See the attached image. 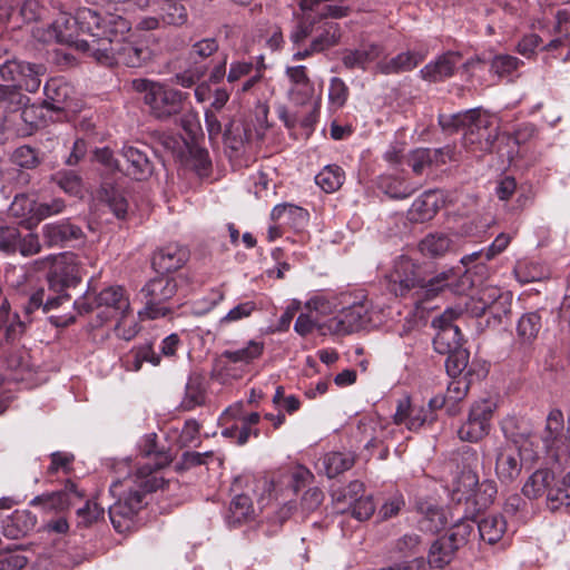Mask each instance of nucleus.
<instances>
[{
	"label": "nucleus",
	"mask_w": 570,
	"mask_h": 570,
	"mask_svg": "<svg viewBox=\"0 0 570 570\" xmlns=\"http://www.w3.org/2000/svg\"><path fill=\"white\" fill-rule=\"evenodd\" d=\"M105 14L89 8H79L75 16L59 12L48 30L49 39L61 45L73 46L83 53L81 41L92 42L101 36Z\"/></svg>",
	"instance_id": "obj_8"
},
{
	"label": "nucleus",
	"mask_w": 570,
	"mask_h": 570,
	"mask_svg": "<svg viewBox=\"0 0 570 570\" xmlns=\"http://www.w3.org/2000/svg\"><path fill=\"white\" fill-rule=\"evenodd\" d=\"M254 514L252 499L246 494H237L229 503L226 520L229 525L236 527L249 520Z\"/></svg>",
	"instance_id": "obj_46"
},
{
	"label": "nucleus",
	"mask_w": 570,
	"mask_h": 570,
	"mask_svg": "<svg viewBox=\"0 0 570 570\" xmlns=\"http://www.w3.org/2000/svg\"><path fill=\"white\" fill-rule=\"evenodd\" d=\"M38 203L26 194L14 197L10 207L9 215L18 219V224L31 230L37 225H29V220L38 216Z\"/></svg>",
	"instance_id": "obj_39"
},
{
	"label": "nucleus",
	"mask_w": 570,
	"mask_h": 570,
	"mask_svg": "<svg viewBox=\"0 0 570 570\" xmlns=\"http://www.w3.org/2000/svg\"><path fill=\"white\" fill-rule=\"evenodd\" d=\"M456 62L458 56L453 52H446L425 65L420 70V75L422 79L429 82H441L454 75Z\"/></svg>",
	"instance_id": "obj_32"
},
{
	"label": "nucleus",
	"mask_w": 570,
	"mask_h": 570,
	"mask_svg": "<svg viewBox=\"0 0 570 570\" xmlns=\"http://www.w3.org/2000/svg\"><path fill=\"white\" fill-rule=\"evenodd\" d=\"M42 235L48 246H65L71 240H78L82 237L81 228L69 220H60L46 224L42 227Z\"/></svg>",
	"instance_id": "obj_29"
},
{
	"label": "nucleus",
	"mask_w": 570,
	"mask_h": 570,
	"mask_svg": "<svg viewBox=\"0 0 570 570\" xmlns=\"http://www.w3.org/2000/svg\"><path fill=\"white\" fill-rule=\"evenodd\" d=\"M563 431V414L560 410H552L547 417L546 446L550 449L553 462L570 461V417L567 431Z\"/></svg>",
	"instance_id": "obj_16"
},
{
	"label": "nucleus",
	"mask_w": 570,
	"mask_h": 570,
	"mask_svg": "<svg viewBox=\"0 0 570 570\" xmlns=\"http://www.w3.org/2000/svg\"><path fill=\"white\" fill-rule=\"evenodd\" d=\"M122 183V179L106 177L97 191L98 199L105 203L118 219L126 218L129 207Z\"/></svg>",
	"instance_id": "obj_21"
},
{
	"label": "nucleus",
	"mask_w": 570,
	"mask_h": 570,
	"mask_svg": "<svg viewBox=\"0 0 570 570\" xmlns=\"http://www.w3.org/2000/svg\"><path fill=\"white\" fill-rule=\"evenodd\" d=\"M134 88L144 94L150 114L160 120L178 115L188 97L187 92L148 79L134 80Z\"/></svg>",
	"instance_id": "obj_11"
},
{
	"label": "nucleus",
	"mask_w": 570,
	"mask_h": 570,
	"mask_svg": "<svg viewBox=\"0 0 570 570\" xmlns=\"http://www.w3.org/2000/svg\"><path fill=\"white\" fill-rule=\"evenodd\" d=\"M439 209L438 195L434 190L424 191L416 198L410 209L411 219L416 223H424L432 219Z\"/></svg>",
	"instance_id": "obj_43"
},
{
	"label": "nucleus",
	"mask_w": 570,
	"mask_h": 570,
	"mask_svg": "<svg viewBox=\"0 0 570 570\" xmlns=\"http://www.w3.org/2000/svg\"><path fill=\"white\" fill-rule=\"evenodd\" d=\"M271 220L281 223L295 232H301L309 220V213L294 204H278L271 212Z\"/></svg>",
	"instance_id": "obj_27"
},
{
	"label": "nucleus",
	"mask_w": 570,
	"mask_h": 570,
	"mask_svg": "<svg viewBox=\"0 0 570 570\" xmlns=\"http://www.w3.org/2000/svg\"><path fill=\"white\" fill-rule=\"evenodd\" d=\"M394 420L397 424L404 423L410 431H417L434 423V416L425 404L412 403L409 397L399 402Z\"/></svg>",
	"instance_id": "obj_22"
},
{
	"label": "nucleus",
	"mask_w": 570,
	"mask_h": 570,
	"mask_svg": "<svg viewBox=\"0 0 570 570\" xmlns=\"http://www.w3.org/2000/svg\"><path fill=\"white\" fill-rule=\"evenodd\" d=\"M459 550L454 548L444 535L439 537L433 541L429 549L428 557L431 559L432 564L440 570H445L448 566L454 560Z\"/></svg>",
	"instance_id": "obj_44"
},
{
	"label": "nucleus",
	"mask_w": 570,
	"mask_h": 570,
	"mask_svg": "<svg viewBox=\"0 0 570 570\" xmlns=\"http://www.w3.org/2000/svg\"><path fill=\"white\" fill-rule=\"evenodd\" d=\"M375 185L379 190L393 199L409 198L416 190V187L412 186L403 177L392 174H382L377 176Z\"/></svg>",
	"instance_id": "obj_34"
},
{
	"label": "nucleus",
	"mask_w": 570,
	"mask_h": 570,
	"mask_svg": "<svg viewBox=\"0 0 570 570\" xmlns=\"http://www.w3.org/2000/svg\"><path fill=\"white\" fill-rule=\"evenodd\" d=\"M41 66L19 61V68L12 72V81L16 88L19 90H26L28 92H36L41 85Z\"/></svg>",
	"instance_id": "obj_37"
},
{
	"label": "nucleus",
	"mask_w": 570,
	"mask_h": 570,
	"mask_svg": "<svg viewBox=\"0 0 570 570\" xmlns=\"http://www.w3.org/2000/svg\"><path fill=\"white\" fill-rule=\"evenodd\" d=\"M73 307L79 315L97 311L94 327L101 326L112 318H119L118 327H120L130 312L129 298L120 286L107 287L98 295L87 292L73 302Z\"/></svg>",
	"instance_id": "obj_10"
},
{
	"label": "nucleus",
	"mask_w": 570,
	"mask_h": 570,
	"mask_svg": "<svg viewBox=\"0 0 570 570\" xmlns=\"http://www.w3.org/2000/svg\"><path fill=\"white\" fill-rule=\"evenodd\" d=\"M225 299L222 286L212 288L206 296L195 303L198 314H206L217 307Z\"/></svg>",
	"instance_id": "obj_64"
},
{
	"label": "nucleus",
	"mask_w": 570,
	"mask_h": 570,
	"mask_svg": "<svg viewBox=\"0 0 570 570\" xmlns=\"http://www.w3.org/2000/svg\"><path fill=\"white\" fill-rule=\"evenodd\" d=\"M77 514V527L88 528L99 520L104 519L105 509L97 502L87 500L82 508H79Z\"/></svg>",
	"instance_id": "obj_54"
},
{
	"label": "nucleus",
	"mask_w": 570,
	"mask_h": 570,
	"mask_svg": "<svg viewBox=\"0 0 570 570\" xmlns=\"http://www.w3.org/2000/svg\"><path fill=\"white\" fill-rule=\"evenodd\" d=\"M439 125L448 132L464 130L463 145L472 151L491 149L495 138L490 130L491 118L481 108L439 115Z\"/></svg>",
	"instance_id": "obj_9"
},
{
	"label": "nucleus",
	"mask_w": 570,
	"mask_h": 570,
	"mask_svg": "<svg viewBox=\"0 0 570 570\" xmlns=\"http://www.w3.org/2000/svg\"><path fill=\"white\" fill-rule=\"evenodd\" d=\"M29 102V98L14 86L0 85V105L7 112H16Z\"/></svg>",
	"instance_id": "obj_51"
},
{
	"label": "nucleus",
	"mask_w": 570,
	"mask_h": 570,
	"mask_svg": "<svg viewBox=\"0 0 570 570\" xmlns=\"http://www.w3.org/2000/svg\"><path fill=\"white\" fill-rule=\"evenodd\" d=\"M522 62L513 56H495L491 62V70L500 77L510 76Z\"/></svg>",
	"instance_id": "obj_63"
},
{
	"label": "nucleus",
	"mask_w": 570,
	"mask_h": 570,
	"mask_svg": "<svg viewBox=\"0 0 570 570\" xmlns=\"http://www.w3.org/2000/svg\"><path fill=\"white\" fill-rule=\"evenodd\" d=\"M443 155L442 149H416L412 153L409 165L413 173L421 175L423 170L431 166L434 161H439V156Z\"/></svg>",
	"instance_id": "obj_55"
},
{
	"label": "nucleus",
	"mask_w": 570,
	"mask_h": 570,
	"mask_svg": "<svg viewBox=\"0 0 570 570\" xmlns=\"http://www.w3.org/2000/svg\"><path fill=\"white\" fill-rule=\"evenodd\" d=\"M140 452L147 462L139 464L136 473L110 485V492L119 498L109 507L108 513L119 533L131 528L132 519L147 504L146 495L166 484L164 478L159 476V470L167 466L171 459L167 452L158 451L155 434L146 438Z\"/></svg>",
	"instance_id": "obj_1"
},
{
	"label": "nucleus",
	"mask_w": 570,
	"mask_h": 570,
	"mask_svg": "<svg viewBox=\"0 0 570 570\" xmlns=\"http://www.w3.org/2000/svg\"><path fill=\"white\" fill-rule=\"evenodd\" d=\"M37 517L28 510H17L3 527V533L11 539L27 535L35 529Z\"/></svg>",
	"instance_id": "obj_41"
},
{
	"label": "nucleus",
	"mask_w": 570,
	"mask_h": 570,
	"mask_svg": "<svg viewBox=\"0 0 570 570\" xmlns=\"http://www.w3.org/2000/svg\"><path fill=\"white\" fill-rule=\"evenodd\" d=\"M258 309V305L254 301L240 302L230 308L226 315L219 318L218 327L225 328L233 323L249 318L253 313L257 312Z\"/></svg>",
	"instance_id": "obj_52"
},
{
	"label": "nucleus",
	"mask_w": 570,
	"mask_h": 570,
	"mask_svg": "<svg viewBox=\"0 0 570 570\" xmlns=\"http://www.w3.org/2000/svg\"><path fill=\"white\" fill-rule=\"evenodd\" d=\"M131 355L134 371H139L145 362L154 366H158L161 362V356L155 352L153 344L149 342L135 346L131 350Z\"/></svg>",
	"instance_id": "obj_56"
},
{
	"label": "nucleus",
	"mask_w": 570,
	"mask_h": 570,
	"mask_svg": "<svg viewBox=\"0 0 570 570\" xmlns=\"http://www.w3.org/2000/svg\"><path fill=\"white\" fill-rule=\"evenodd\" d=\"M121 155L127 166L125 173L136 180H145L154 173V164L149 159L146 150L135 146H124Z\"/></svg>",
	"instance_id": "obj_26"
},
{
	"label": "nucleus",
	"mask_w": 570,
	"mask_h": 570,
	"mask_svg": "<svg viewBox=\"0 0 570 570\" xmlns=\"http://www.w3.org/2000/svg\"><path fill=\"white\" fill-rule=\"evenodd\" d=\"M159 18L164 24L183 26L187 22V9L181 2H158Z\"/></svg>",
	"instance_id": "obj_50"
},
{
	"label": "nucleus",
	"mask_w": 570,
	"mask_h": 570,
	"mask_svg": "<svg viewBox=\"0 0 570 570\" xmlns=\"http://www.w3.org/2000/svg\"><path fill=\"white\" fill-rule=\"evenodd\" d=\"M350 96V89L343 79L334 77L331 79L328 87V98L333 106L342 108Z\"/></svg>",
	"instance_id": "obj_62"
},
{
	"label": "nucleus",
	"mask_w": 570,
	"mask_h": 570,
	"mask_svg": "<svg viewBox=\"0 0 570 570\" xmlns=\"http://www.w3.org/2000/svg\"><path fill=\"white\" fill-rule=\"evenodd\" d=\"M220 420L223 424L226 425L222 430V435L226 439H230L238 445L246 444L250 436H259L261 432L257 428L261 421L259 413H247L240 404L226 409Z\"/></svg>",
	"instance_id": "obj_13"
},
{
	"label": "nucleus",
	"mask_w": 570,
	"mask_h": 570,
	"mask_svg": "<svg viewBox=\"0 0 570 570\" xmlns=\"http://www.w3.org/2000/svg\"><path fill=\"white\" fill-rule=\"evenodd\" d=\"M445 355H448L445 360V370L449 376H461L464 370L468 367V350L462 347L456 351L449 352Z\"/></svg>",
	"instance_id": "obj_59"
},
{
	"label": "nucleus",
	"mask_w": 570,
	"mask_h": 570,
	"mask_svg": "<svg viewBox=\"0 0 570 570\" xmlns=\"http://www.w3.org/2000/svg\"><path fill=\"white\" fill-rule=\"evenodd\" d=\"M354 463L355 456L350 452H328L321 459V466L330 479L350 470Z\"/></svg>",
	"instance_id": "obj_45"
},
{
	"label": "nucleus",
	"mask_w": 570,
	"mask_h": 570,
	"mask_svg": "<svg viewBox=\"0 0 570 570\" xmlns=\"http://www.w3.org/2000/svg\"><path fill=\"white\" fill-rule=\"evenodd\" d=\"M189 161L198 177L207 178L212 174V160L206 149L199 147L190 149Z\"/></svg>",
	"instance_id": "obj_60"
},
{
	"label": "nucleus",
	"mask_w": 570,
	"mask_h": 570,
	"mask_svg": "<svg viewBox=\"0 0 570 570\" xmlns=\"http://www.w3.org/2000/svg\"><path fill=\"white\" fill-rule=\"evenodd\" d=\"M21 234L18 227L4 226L0 228V250L13 254L18 250Z\"/></svg>",
	"instance_id": "obj_61"
},
{
	"label": "nucleus",
	"mask_w": 570,
	"mask_h": 570,
	"mask_svg": "<svg viewBox=\"0 0 570 570\" xmlns=\"http://www.w3.org/2000/svg\"><path fill=\"white\" fill-rule=\"evenodd\" d=\"M479 484V475L476 471L473 469L464 468L461 473L452 481L451 487L449 488V494L451 501L460 504L465 502L466 504H471L474 489Z\"/></svg>",
	"instance_id": "obj_30"
},
{
	"label": "nucleus",
	"mask_w": 570,
	"mask_h": 570,
	"mask_svg": "<svg viewBox=\"0 0 570 570\" xmlns=\"http://www.w3.org/2000/svg\"><path fill=\"white\" fill-rule=\"evenodd\" d=\"M206 386L202 375H190L185 386V395L179 404L183 411H191L205 404Z\"/></svg>",
	"instance_id": "obj_40"
},
{
	"label": "nucleus",
	"mask_w": 570,
	"mask_h": 570,
	"mask_svg": "<svg viewBox=\"0 0 570 570\" xmlns=\"http://www.w3.org/2000/svg\"><path fill=\"white\" fill-rule=\"evenodd\" d=\"M285 73L292 85L291 99L297 105L307 102L314 92V85L307 75V68L305 66L287 67Z\"/></svg>",
	"instance_id": "obj_28"
},
{
	"label": "nucleus",
	"mask_w": 570,
	"mask_h": 570,
	"mask_svg": "<svg viewBox=\"0 0 570 570\" xmlns=\"http://www.w3.org/2000/svg\"><path fill=\"white\" fill-rule=\"evenodd\" d=\"M476 520L470 517H463L459 521H456L444 534V537L452 542L454 548L460 550L464 546H466L471 539H475L478 532L475 531Z\"/></svg>",
	"instance_id": "obj_42"
},
{
	"label": "nucleus",
	"mask_w": 570,
	"mask_h": 570,
	"mask_svg": "<svg viewBox=\"0 0 570 570\" xmlns=\"http://www.w3.org/2000/svg\"><path fill=\"white\" fill-rule=\"evenodd\" d=\"M130 29L127 19L117 13L106 12L101 36L92 39V42L81 41L79 46L85 55L92 57L102 66L122 65L139 68L150 59L151 52L145 42L125 37Z\"/></svg>",
	"instance_id": "obj_3"
},
{
	"label": "nucleus",
	"mask_w": 570,
	"mask_h": 570,
	"mask_svg": "<svg viewBox=\"0 0 570 570\" xmlns=\"http://www.w3.org/2000/svg\"><path fill=\"white\" fill-rule=\"evenodd\" d=\"M83 492L78 490L77 484L68 480L62 490L37 495L30 501V504L33 507H42L45 510L49 511H65L77 501L83 499Z\"/></svg>",
	"instance_id": "obj_20"
},
{
	"label": "nucleus",
	"mask_w": 570,
	"mask_h": 570,
	"mask_svg": "<svg viewBox=\"0 0 570 570\" xmlns=\"http://www.w3.org/2000/svg\"><path fill=\"white\" fill-rule=\"evenodd\" d=\"M452 240L444 234H430L420 243V250L431 257L443 256L451 249Z\"/></svg>",
	"instance_id": "obj_49"
},
{
	"label": "nucleus",
	"mask_w": 570,
	"mask_h": 570,
	"mask_svg": "<svg viewBox=\"0 0 570 570\" xmlns=\"http://www.w3.org/2000/svg\"><path fill=\"white\" fill-rule=\"evenodd\" d=\"M306 308L321 314L337 312L322 328L333 335H347L376 325L377 312L363 291L321 293L306 302Z\"/></svg>",
	"instance_id": "obj_4"
},
{
	"label": "nucleus",
	"mask_w": 570,
	"mask_h": 570,
	"mask_svg": "<svg viewBox=\"0 0 570 570\" xmlns=\"http://www.w3.org/2000/svg\"><path fill=\"white\" fill-rule=\"evenodd\" d=\"M264 347V342L250 340L246 346L242 348L224 351L222 353V358H225L230 363L250 364L262 356Z\"/></svg>",
	"instance_id": "obj_48"
},
{
	"label": "nucleus",
	"mask_w": 570,
	"mask_h": 570,
	"mask_svg": "<svg viewBox=\"0 0 570 570\" xmlns=\"http://www.w3.org/2000/svg\"><path fill=\"white\" fill-rule=\"evenodd\" d=\"M428 55L429 49L425 46L421 45L419 46V48L414 50L401 52L389 60L381 61L377 65V68L383 75H393L411 71L414 68H416L421 62H423Z\"/></svg>",
	"instance_id": "obj_24"
},
{
	"label": "nucleus",
	"mask_w": 570,
	"mask_h": 570,
	"mask_svg": "<svg viewBox=\"0 0 570 570\" xmlns=\"http://www.w3.org/2000/svg\"><path fill=\"white\" fill-rule=\"evenodd\" d=\"M498 493L497 483L493 480H484L483 482H479L478 487L474 489V495L471 504L474 507V510L478 512L487 509L495 499Z\"/></svg>",
	"instance_id": "obj_53"
},
{
	"label": "nucleus",
	"mask_w": 570,
	"mask_h": 570,
	"mask_svg": "<svg viewBox=\"0 0 570 570\" xmlns=\"http://www.w3.org/2000/svg\"><path fill=\"white\" fill-rule=\"evenodd\" d=\"M547 426L540 435L541 448L535 451L534 459L542 460L543 466L537 469L522 487V493L530 500L547 497V507L551 511L570 507V471L562 478L558 474L570 461L553 462L546 446Z\"/></svg>",
	"instance_id": "obj_5"
},
{
	"label": "nucleus",
	"mask_w": 570,
	"mask_h": 570,
	"mask_svg": "<svg viewBox=\"0 0 570 570\" xmlns=\"http://www.w3.org/2000/svg\"><path fill=\"white\" fill-rule=\"evenodd\" d=\"M523 450L514 445H505L498 449L495 474L502 484H512L520 476L523 468Z\"/></svg>",
	"instance_id": "obj_19"
},
{
	"label": "nucleus",
	"mask_w": 570,
	"mask_h": 570,
	"mask_svg": "<svg viewBox=\"0 0 570 570\" xmlns=\"http://www.w3.org/2000/svg\"><path fill=\"white\" fill-rule=\"evenodd\" d=\"M361 495H364V484L358 480H354L347 487L332 492V499L336 504L342 503L347 504V507L356 502Z\"/></svg>",
	"instance_id": "obj_57"
},
{
	"label": "nucleus",
	"mask_w": 570,
	"mask_h": 570,
	"mask_svg": "<svg viewBox=\"0 0 570 570\" xmlns=\"http://www.w3.org/2000/svg\"><path fill=\"white\" fill-rule=\"evenodd\" d=\"M479 538L493 546L502 540L507 532V521L502 514H489L476 520Z\"/></svg>",
	"instance_id": "obj_35"
},
{
	"label": "nucleus",
	"mask_w": 570,
	"mask_h": 570,
	"mask_svg": "<svg viewBox=\"0 0 570 570\" xmlns=\"http://www.w3.org/2000/svg\"><path fill=\"white\" fill-rule=\"evenodd\" d=\"M345 180V171L336 164L325 166L316 176L315 183L327 194L338 190Z\"/></svg>",
	"instance_id": "obj_47"
},
{
	"label": "nucleus",
	"mask_w": 570,
	"mask_h": 570,
	"mask_svg": "<svg viewBox=\"0 0 570 570\" xmlns=\"http://www.w3.org/2000/svg\"><path fill=\"white\" fill-rule=\"evenodd\" d=\"M45 100L42 106L52 111H65L68 109V100L71 87L61 78H51L43 87Z\"/></svg>",
	"instance_id": "obj_31"
},
{
	"label": "nucleus",
	"mask_w": 570,
	"mask_h": 570,
	"mask_svg": "<svg viewBox=\"0 0 570 570\" xmlns=\"http://www.w3.org/2000/svg\"><path fill=\"white\" fill-rule=\"evenodd\" d=\"M497 410V403L490 399L474 402L466 420L458 429V438L463 442L478 443L491 431V421Z\"/></svg>",
	"instance_id": "obj_14"
},
{
	"label": "nucleus",
	"mask_w": 570,
	"mask_h": 570,
	"mask_svg": "<svg viewBox=\"0 0 570 570\" xmlns=\"http://www.w3.org/2000/svg\"><path fill=\"white\" fill-rule=\"evenodd\" d=\"M416 512L420 515L417 523L422 531L436 533L448 524V517L443 507L430 500H419Z\"/></svg>",
	"instance_id": "obj_25"
},
{
	"label": "nucleus",
	"mask_w": 570,
	"mask_h": 570,
	"mask_svg": "<svg viewBox=\"0 0 570 570\" xmlns=\"http://www.w3.org/2000/svg\"><path fill=\"white\" fill-rule=\"evenodd\" d=\"M324 2H299L302 18L297 30L292 35L294 43L304 41L313 36V49L320 52L335 46L341 39V29L337 22L330 18L346 16L347 8L323 6Z\"/></svg>",
	"instance_id": "obj_6"
},
{
	"label": "nucleus",
	"mask_w": 570,
	"mask_h": 570,
	"mask_svg": "<svg viewBox=\"0 0 570 570\" xmlns=\"http://www.w3.org/2000/svg\"><path fill=\"white\" fill-rule=\"evenodd\" d=\"M26 328L23 322L17 314L10 315V307L7 301L0 306V347L2 343H14L21 337Z\"/></svg>",
	"instance_id": "obj_36"
},
{
	"label": "nucleus",
	"mask_w": 570,
	"mask_h": 570,
	"mask_svg": "<svg viewBox=\"0 0 570 570\" xmlns=\"http://www.w3.org/2000/svg\"><path fill=\"white\" fill-rule=\"evenodd\" d=\"M314 480L313 473L304 465L297 464L278 472L272 479L269 495L277 499L283 492L295 497Z\"/></svg>",
	"instance_id": "obj_17"
},
{
	"label": "nucleus",
	"mask_w": 570,
	"mask_h": 570,
	"mask_svg": "<svg viewBox=\"0 0 570 570\" xmlns=\"http://www.w3.org/2000/svg\"><path fill=\"white\" fill-rule=\"evenodd\" d=\"M178 285L175 278L159 276L147 282L139 292V297L145 304L144 312L147 318L156 320L173 313L167 303L176 295Z\"/></svg>",
	"instance_id": "obj_12"
},
{
	"label": "nucleus",
	"mask_w": 570,
	"mask_h": 570,
	"mask_svg": "<svg viewBox=\"0 0 570 570\" xmlns=\"http://www.w3.org/2000/svg\"><path fill=\"white\" fill-rule=\"evenodd\" d=\"M81 281L79 267L75 263L57 262L47 275L48 289L37 288L24 305V313L31 316L33 312L42 308L48 313L70 301L68 291L79 285Z\"/></svg>",
	"instance_id": "obj_7"
},
{
	"label": "nucleus",
	"mask_w": 570,
	"mask_h": 570,
	"mask_svg": "<svg viewBox=\"0 0 570 570\" xmlns=\"http://www.w3.org/2000/svg\"><path fill=\"white\" fill-rule=\"evenodd\" d=\"M383 53V47L379 43H367L358 49L345 50L342 62L347 69H363Z\"/></svg>",
	"instance_id": "obj_33"
},
{
	"label": "nucleus",
	"mask_w": 570,
	"mask_h": 570,
	"mask_svg": "<svg viewBox=\"0 0 570 570\" xmlns=\"http://www.w3.org/2000/svg\"><path fill=\"white\" fill-rule=\"evenodd\" d=\"M11 160L14 165L24 169H33L41 163L39 151L28 145L16 148L12 153Z\"/></svg>",
	"instance_id": "obj_58"
},
{
	"label": "nucleus",
	"mask_w": 570,
	"mask_h": 570,
	"mask_svg": "<svg viewBox=\"0 0 570 570\" xmlns=\"http://www.w3.org/2000/svg\"><path fill=\"white\" fill-rule=\"evenodd\" d=\"M542 328L541 311L524 313L517 324L518 342L531 346Z\"/></svg>",
	"instance_id": "obj_38"
},
{
	"label": "nucleus",
	"mask_w": 570,
	"mask_h": 570,
	"mask_svg": "<svg viewBox=\"0 0 570 570\" xmlns=\"http://www.w3.org/2000/svg\"><path fill=\"white\" fill-rule=\"evenodd\" d=\"M512 293L499 287L482 289L479 301L471 307L475 317L489 315L488 325H500L502 320L511 313Z\"/></svg>",
	"instance_id": "obj_15"
},
{
	"label": "nucleus",
	"mask_w": 570,
	"mask_h": 570,
	"mask_svg": "<svg viewBox=\"0 0 570 570\" xmlns=\"http://www.w3.org/2000/svg\"><path fill=\"white\" fill-rule=\"evenodd\" d=\"M386 289L396 297H412L415 303L431 301L440 294L450 292L465 295L472 286L470 276L458 269L442 271L425 279L422 268L412 258L401 255L393 261L392 268L385 275Z\"/></svg>",
	"instance_id": "obj_2"
},
{
	"label": "nucleus",
	"mask_w": 570,
	"mask_h": 570,
	"mask_svg": "<svg viewBox=\"0 0 570 570\" xmlns=\"http://www.w3.org/2000/svg\"><path fill=\"white\" fill-rule=\"evenodd\" d=\"M189 258V250L170 243L154 253L151 264L155 271L163 274L174 273L181 268Z\"/></svg>",
	"instance_id": "obj_23"
},
{
	"label": "nucleus",
	"mask_w": 570,
	"mask_h": 570,
	"mask_svg": "<svg viewBox=\"0 0 570 570\" xmlns=\"http://www.w3.org/2000/svg\"><path fill=\"white\" fill-rule=\"evenodd\" d=\"M453 311H445L440 317L433 321L438 332L433 338V347L439 354L462 348L463 335L458 325L453 324Z\"/></svg>",
	"instance_id": "obj_18"
}]
</instances>
